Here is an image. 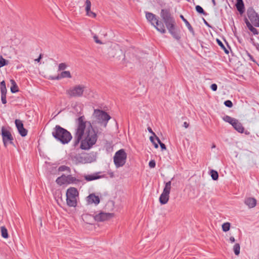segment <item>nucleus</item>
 I'll use <instances>...</instances> for the list:
<instances>
[{
  "instance_id": "nucleus-40",
  "label": "nucleus",
  "mask_w": 259,
  "mask_h": 259,
  "mask_svg": "<svg viewBox=\"0 0 259 259\" xmlns=\"http://www.w3.org/2000/svg\"><path fill=\"white\" fill-rule=\"evenodd\" d=\"M224 104L228 107L231 108L233 106L232 102L230 100H227L225 101Z\"/></svg>"
},
{
  "instance_id": "nucleus-45",
  "label": "nucleus",
  "mask_w": 259,
  "mask_h": 259,
  "mask_svg": "<svg viewBox=\"0 0 259 259\" xmlns=\"http://www.w3.org/2000/svg\"><path fill=\"white\" fill-rule=\"evenodd\" d=\"M99 36H102L101 37L103 38V43L105 44L106 41V34L105 33H98Z\"/></svg>"
},
{
  "instance_id": "nucleus-54",
  "label": "nucleus",
  "mask_w": 259,
  "mask_h": 259,
  "mask_svg": "<svg viewBox=\"0 0 259 259\" xmlns=\"http://www.w3.org/2000/svg\"><path fill=\"white\" fill-rule=\"evenodd\" d=\"M41 55H39V57L37 59H36L35 60V61H36V62H39V61H40V59H41Z\"/></svg>"
},
{
  "instance_id": "nucleus-49",
  "label": "nucleus",
  "mask_w": 259,
  "mask_h": 259,
  "mask_svg": "<svg viewBox=\"0 0 259 259\" xmlns=\"http://www.w3.org/2000/svg\"><path fill=\"white\" fill-rule=\"evenodd\" d=\"M183 126L187 128L189 126V123L186 121L184 122L183 123Z\"/></svg>"
},
{
  "instance_id": "nucleus-14",
  "label": "nucleus",
  "mask_w": 259,
  "mask_h": 259,
  "mask_svg": "<svg viewBox=\"0 0 259 259\" xmlns=\"http://www.w3.org/2000/svg\"><path fill=\"white\" fill-rule=\"evenodd\" d=\"M15 122L20 135L22 137L26 136L27 134V130L24 127L22 121L19 119H16Z\"/></svg>"
},
{
  "instance_id": "nucleus-13",
  "label": "nucleus",
  "mask_w": 259,
  "mask_h": 259,
  "mask_svg": "<svg viewBox=\"0 0 259 259\" xmlns=\"http://www.w3.org/2000/svg\"><path fill=\"white\" fill-rule=\"evenodd\" d=\"M114 215L113 213H106L101 211L94 216V220L97 222H103L110 219Z\"/></svg>"
},
{
  "instance_id": "nucleus-29",
  "label": "nucleus",
  "mask_w": 259,
  "mask_h": 259,
  "mask_svg": "<svg viewBox=\"0 0 259 259\" xmlns=\"http://www.w3.org/2000/svg\"><path fill=\"white\" fill-rule=\"evenodd\" d=\"M180 18L183 20V21L185 22L186 26L188 27L189 30L190 32H193V28L191 26L190 24L189 23V22L184 18V17L181 15H180Z\"/></svg>"
},
{
  "instance_id": "nucleus-7",
  "label": "nucleus",
  "mask_w": 259,
  "mask_h": 259,
  "mask_svg": "<svg viewBox=\"0 0 259 259\" xmlns=\"http://www.w3.org/2000/svg\"><path fill=\"white\" fill-rule=\"evenodd\" d=\"M127 158V154L123 149H120L114 154L113 162L116 168L123 166Z\"/></svg>"
},
{
  "instance_id": "nucleus-1",
  "label": "nucleus",
  "mask_w": 259,
  "mask_h": 259,
  "mask_svg": "<svg viewBox=\"0 0 259 259\" xmlns=\"http://www.w3.org/2000/svg\"><path fill=\"white\" fill-rule=\"evenodd\" d=\"M73 146L76 147L80 143V148L84 150L91 149L97 142L98 136L90 121H87L84 116L76 119Z\"/></svg>"
},
{
  "instance_id": "nucleus-55",
  "label": "nucleus",
  "mask_w": 259,
  "mask_h": 259,
  "mask_svg": "<svg viewBox=\"0 0 259 259\" xmlns=\"http://www.w3.org/2000/svg\"><path fill=\"white\" fill-rule=\"evenodd\" d=\"M155 139L157 140V142L160 144V143H162L160 139L156 136Z\"/></svg>"
},
{
  "instance_id": "nucleus-39",
  "label": "nucleus",
  "mask_w": 259,
  "mask_h": 259,
  "mask_svg": "<svg viewBox=\"0 0 259 259\" xmlns=\"http://www.w3.org/2000/svg\"><path fill=\"white\" fill-rule=\"evenodd\" d=\"M83 158L84 157H82L79 155L74 157V159H76L77 163H81L80 161H81L82 159H83Z\"/></svg>"
},
{
  "instance_id": "nucleus-57",
  "label": "nucleus",
  "mask_w": 259,
  "mask_h": 259,
  "mask_svg": "<svg viewBox=\"0 0 259 259\" xmlns=\"http://www.w3.org/2000/svg\"><path fill=\"white\" fill-rule=\"evenodd\" d=\"M215 147V145L214 144H213L211 146V148H214Z\"/></svg>"
},
{
  "instance_id": "nucleus-25",
  "label": "nucleus",
  "mask_w": 259,
  "mask_h": 259,
  "mask_svg": "<svg viewBox=\"0 0 259 259\" xmlns=\"http://www.w3.org/2000/svg\"><path fill=\"white\" fill-rule=\"evenodd\" d=\"M101 36L97 34L94 35L93 39L96 44L100 45L104 44L103 43V38Z\"/></svg>"
},
{
  "instance_id": "nucleus-22",
  "label": "nucleus",
  "mask_w": 259,
  "mask_h": 259,
  "mask_svg": "<svg viewBox=\"0 0 259 259\" xmlns=\"http://www.w3.org/2000/svg\"><path fill=\"white\" fill-rule=\"evenodd\" d=\"M66 184L76 183L79 181L75 177H72L71 175H65Z\"/></svg>"
},
{
  "instance_id": "nucleus-56",
  "label": "nucleus",
  "mask_w": 259,
  "mask_h": 259,
  "mask_svg": "<svg viewBox=\"0 0 259 259\" xmlns=\"http://www.w3.org/2000/svg\"><path fill=\"white\" fill-rule=\"evenodd\" d=\"M212 3H213V5H214V6H215V0H212Z\"/></svg>"
},
{
  "instance_id": "nucleus-9",
  "label": "nucleus",
  "mask_w": 259,
  "mask_h": 259,
  "mask_svg": "<svg viewBox=\"0 0 259 259\" xmlns=\"http://www.w3.org/2000/svg\"><path fill=\"white\" fill-rule=\"evenodd\" d=\"M110 58H119L122 54L120 46L116 44H112L108 49L107 53Z\"/></svg>"
},
{
  "instance_id": "nucleus-5",
  "label": "nucleus",
  "mask_w": 259,
  "mask_h": 259,
  "mask_svg": "<svg viewBox=\"0 0 259 259\" xmlns=\"http://www.w3.org/2000/svg\"><path fill=\"white\" fill-rule=\"evenodd\" d=\"M85 86L82 84H77L70 87L66 90V95L69 98H80L83 96Z\"/></svg>"
},
{
  "instance_id": "nucleus-34",
  "label": "nucleus",
  "mask_w": 259,
  "mask_h": 259,
  "mask_svg": "<svg viewBox=\"0 0 259 259\" xmlns=\"http://www.w3.org/2000/svg\"><path fill=\"white\" fill-rule=\"evenodd\" d=\"M217 41L218 45L224 50L226 54L229 53V51L225 48L222 42L219 39H217Z\"/></svg>"
},
{
  "instance_id": "nucleus-41",
  "label": "nucleus",
  "mask_w": 259,
  "mask_h": 259,
  "mask_svg": "<svg viewBox=\"0 0 259 259\" xmlns=\"http://www.w3.org/2000/svg\"><path fill=\"white\" fill-rule=\"evenodd\" d=\"M171 34L172 37L177 40H179L181 37L180 33H171Z\"/></svg>"
},
{
  "instance_id": "nucleus-46",
  "label": "nucleus",
  "mask_w": 259,
  "mask_h": 259,
  "mask_svg": "<svg viewBox=\"0 0 259 259\" xmlns=\"http://www.w3.org/2000/svg\"><path fill=\"white\" fill-rule=\"evenodd\" d=\"M1 100L3 104L7 103L6 95H1Z\"/></svg>"
},
{
  "instance_id": "nucleus-11",
  "label": "nucleus",
  "mask_w": 259,
  "mask_h": 259,
  "mask_svg": "<svg viewBox=\"0 0 259 259\" xmlns=\"http://www.w3.org/2000/svg\"><path fill=\"white\" fill-rule=\"evenodd\" d=\"M2 135L3 141L5 147H7L9 144H13V137L9 131L7 130L4 126L2 127Z\"/></svg>"
},
{
  "instance_id": "nucleus-12",
  "label": "nucleus",
  "mask_w": 259,
  "mask_h": 259,
  "mask_svg": "<svg viewBox=\"0 0 259 259\" xmlns=\"http://www.w3.org/2000/svg\"><path fill=\"white\" fill-rule=\"evenodd\" d=\"M247 15L251 23L255 26L259 27V15L252 9L247 11Z\"/></svg>"
},
{
  "instance_id": "nucleus-28",
  "label": "nucleus",
  "mask_w": 259,
  "mask_h": 259,
  "mask_svg": "<svg viewBox=\"0 0 259 259\" xmlns=\"http://www.w3.org/2000/svg\"><path fill=\"white\" fill-rule=\"evenodd\" d=\"M1 234L2 236L4 238H8V231L6 228L4 226H2L1 227Z\"/></svg>"
},
{
  "instance_id": "nucleus-53",
  "label": "nucleus",
  "mask_w": 259,
  "mask_h": 259,
  "mask_svg": "<svg viewBox=\"0 0 259 259\" xmlns=\"http://www.w3.org/2000/svg\"><path fill=\"white\" fill-rule=\"evenodd\" d=\"M229 240L231 243H234L235 241V239L234 237H231Z\"/></svg>"
},
{
  "instance_id": "nucleus-43",
  "label": "nucleus",
  "mask_w": 259,
  "mask_h": 259,
  "mask_svg": "<svg viewBox=\"0 0 259 259\" xmlns=\"http://www.w3.org/2000/svg\"><path fill=\"white\" fill-rule=\"evenodd\" d=\"M150 140L151 141V142L153 144V145H154V147L155 148H157L158 147V144L156 143L155 141H154V138L152 136H151L150 137Z\"/></svg>"
},
{
  "instance_id": "nucleus-18",
  "label": "nucleus",
  "mask_w": 259,
  "mask_h": 259,
  "mask_svg": "<svg viewBox=\"0 0 259 259\" xmlns=\"http://www.w3.org/2000/svg\"><path fill=\"white\" fill-rule=\"evenodd\" d=\"M71 75L69 71H63L60 74L56 76L55 78H52V80H59L64 78H71Z\"/></svg>"
},
{
  "instance_id": "nucleus-27",
  "label": "nucleus",
  "mask_w": 259,
  "mask_h": 259,
  "mask_svg": "<svg viewBox=\"0 0 259 259\" xmlns=\"http://www.w3.org/2000/svg\"><path fill=\"white\" fill-rule=\"evenodd\" d=\"M56 182L60 185L66 184L65 175H63L58 178L56 180Z\"/></svg>"
},
{
  "instance_id": "nucleus-58",
  "label": "nucleus",
  "mask_w": 259,
  "mask_h": 259,
  "mask_svg": "<svg viewBox=\"0 0 259 259\" xmlns=\"http://www.w3.org/2000/svg\"><path fill=\"white\" fill-rule=\"evenodd\" d=\"M55 77H56V76H52V77H50V78H51V79H52V78H55Z\"/></svg>"
},
{
  "instance_id": "nucleus-26",
  "label": "nucleus",
  "mask_w": 259,
  "mask_h": 259,
  "mask_svg": "<svg viewBox=\"0 0 259 259\" xmlns=\"http://www.w3.org/2000/svg\"><path fill=\"white\" fill-rule=\"evenodd\" d=\"M236 7L238 11L241 12L244 8V4L242 0H237Z\"/></svg>"
},
{
  "instance_id": "nucleus-21",
  "label": "nucleus",
  "mask_w": 259,
  "mask_h": 259,
  "mask_svg": "<svg viewBox=\"0 0 259 259\" xmlns=\"http://www.w3.org/2000/svg\"><path fill=\"white\" fill-rule=\"evenodd\" d=\"M169 195L162 192L159 197V202L161 204L167 203L169 200Z\"/></svg>"
},
{
  "instance_id": "nucleus-31",
  "label": "nucleus",
  "mask_w": 259,
  "mask_h": 259,
  "mask_svg": "<svg viewBox=\"0 0 259 259\" xmlns=\"http://www.w3.org/2000/svg\"><path fill=\"white\" fill-rule=\"evenodd\" d=\"M210 175L212 179L213 180H217L218 179L219 175L217 171L214 170H211L210 171Z\"/></svg>"
},
{
  "instance_id": "nucleus-38",
  "label": "nucleus",
  "mask_w": 259,
  "mask_h": 259,
  "mask_svg": "<svg viewBox=\"0 0 259 259\" xmlns=\"http://www.w3.org/2000/svg\"><path fill=\"white\" fill-rule=\"evenodd\" d=\"M196 10L199 13L204 14V11L203 9L200 6L198 5V6H196Z\"/></svg>"
},
{
  "instance_id": "nucleus-48",
  "label": "nucleus",
  "mask_w": 259,
  "mask_h": 259,
  "mask_svg": "<svg viewBox=\"0 0 259 259\" xmlns=\"http://www.w3.org/2000/svg\"><path fill=\"white\" fill-rule=\"evenodd\" d=\"M159 145L162 150L166 149V146L164 144H163V143H160Z\"/></svg>"
},
{
  "instance_id": "nucleus-35",
  "label": "nucleus",
  "mask_w": 259,
  "mask_h": 259,
  "mask_svg": "<svg viewBox=\"0 0 259 259\" xmlns=\"http://www.w3.org/2000/svg\"><path fill=\"white\" fill-rule=\"evenodd\" d=\"M246 23L247 27L252 32H257L256 29L248 21H247Z\"/></svg>"
},
{
  "instance_id": "nucleus-15",
  "label": "nucleus",
  "mask_w": 259,
  "mask_h": 259,
  "mask_svg": "<svg viewBox=\"0 0 259 259\" xmlns=\"http://www.w3.org/2000/svg\"><path fill=\"white\" fill-rule=\"evenodd\" d=\"M85 10L87 13V15L91 17L95 18L96 14L91 11V3L90 0H86L85 2Z\"/></svg>"
},
{
  "instance_id": "nucleus-50",
  "label": "nucleus",
  "mask_w": 259,
  "mask_h": 259,
  "mask_svg": "<svg viewBox=\"0 0 259 259\" xmlns=\"http://www.w3.org/2000/svg\"><path fill=\"white\" fill-rule=\"evenodd\" d=\"M148 130L149 133H151L152 135H153L155 137H156V135L155 133L153 132L152 128L150 127H148Z\"/></svg>"
},
{
  "instance_id": "nucleus-47",
  "label": "nucleus",
  "mask_w": 259,
  "mask_h": 259,
  "mask_svg": "<svg viewBox=\"0 0 259 259\" xmlns=\"http://www.w3.org/2000/svg\"><path fill=\"white\" fill-rule=\"evenodd\" d=\"M210 88L213 91H216L218 89V86L215 83H213L211 85Z\"/></svg>"
},
{
  "instance_id": "nucleus-17",
  "label": "nucleus",
  "mask_w": 259,
  "mask_h": 259,
  "mask_svg": "<svg viewBox=\"0 0 259 259\" xmlns=\"http://www.w3.org/2000/svg\"><path fill=\"white\" fill-rule=\"evenodd\" d=\"M99 174L100 172H96L91 175H85L83 176V178L88 182L96 180L102 177V176L99 175Z\"/></svg>"
},
{
  "instance_id": "nucleus-36",
  "label": "nucleus",
  "mask_w": 259,
  "mask_h": 259,
  "mask_svg": "<svg viewBox=\"0 0 259 259\" xmlns=\"http://www.w3.org/2000/svg\"><path fill=\"white\" fill-rule=\"evenodd\" d=\"M67 67V65L65 63H61L59 64L58 71L64 70Z\"/></svg>"
},
{
  "instance_id": "nucleus-42",
  "label": "nucleus",
  "mask_w": 259,
  "mask_h": 259,
  "mask_svg": "<svg viewBox=\"0 0 259 259\" xmlns=\"http://www.w3.org/2000/svg\"><path fill=\"white\" fill-rule=\"evenodd\" d=\"M1 95H6L7 94V88L6 87H0Z\"/></svg>"
},
{
  "instance_id": "nucleus-10",
  "label": "nucleus",
  "mask_w": 259,
  "mask_h": 259,
  "mask_svg": "<svg viewBox=\"0 0 259 259\" xmlns=\"http://www.w3.org/2000/svg\"><path fill=\"white\" fill-rule=\"evenodd\" d=\"M94 116L99 122L102 123L105 122V126L106 125L108 121L111 118L110 115L106 112L98 109L94 110Z\"/></svg>"
},
{
  "instance_id": "nucleus-52",
  "label": "nucleus",
  "mask_w": 259,
  "mask_h": 259,
  "mask_svg": "<svg viewBox=\"0 0 259 259\" xmlns=\"http://www.w3.org/2000/svg\"><path fill=\"white\" fill-rule=\"evenodd\" d=\"M247 55L249 57L250 60L254 61L253 57L249 53H247Z\"/></svg>"
},
{
  "instance_id": "nucleus-32",
  "label": "nucleus",
  "mask_w": 259,
  "mask_h": 259,
  "mask_svg": "<svg viewBox=\"0 0 259 259\" xmlns=\"http://www.w3.org/2000/svg\"><path fill=\"white\" fill-rule=\"evenodd\" d=\"M230 224L229 223H225L222 225V229L224 232H227L230 230Z\"/></svg>"
},
{
  "instance_id": "nucleus-30",
  "label": "nucleus",
  "mask_w": 259,
  "mask_h": 259,
  "mask_svg": "<svg viewBox=\"0 0 259 259\" xmlns=\"http://www.w3.org/2000/svg\"><path fill=\"white\" fill-rule=\"evenodd\" d=\"M240 249V247L239 244L236 243L233 247V250H234V253L236 255H238L239 254Z\"/></svg>"
},
{
  "instance_id": "nucleus-4",
  "label": "nucleus",
  "mask_w": 259,
  "mask_h": 259,
  "mask_svg": "<svg viewBox=\"0 0 259 259\" xmlns=\"http://www.w3.org/2000/svg\"><path fill=\"white\" fill-rule=\"evenodd\" d=\"M66 203L69 207H75L77 205V198L78 192L75 188L70 187L66 191Z\"/></svg>"
},
{
  "instance_id": "nucleus-3",
  "label": "nucleus",
  "mask_w": 259,
  "mask_h": 259,
  "mask_svg": "<svg viewBox=\"0 0 259 259\" xmlns=\"http://www.w3.org/2000/svg\"><path fill=\"white\" fill-rule=\"evenodd\" d=\"M160 16L164 24V26H165L169 32L175 31L177 26L176 22L169 11L167 9H162L160 12Z\"/></svg>"
},
{
  "instance_id": "nucleus-20",
  "label": "nucleus",
  "mask_w": 259,
  "mask_h": 259,
  "mask_svg": "<svg viewBox=\"0 0 259 259\" xmlns=\"http://www.w3.org/2000/svg\"><path fill=\"white\" fill-rule=\"evenodd\" d=\"M95 160V156H93L90 154H86L83 158V159H82L80 161L81 163H91Z\"/></svg>"
},
{
  "instance_id": "nucleus-16",
  "label": "nucleus",
  "mask_w": 259,
  "mask_h": 259,
  "mask_svg": "<svg viewBox=\"0 0 259 259\" xmlns=\"http://www.w3.org/2000/svg\"><path fill=\"white\" fill-rule=\"evenodd\" d=\"M87 201L89 204L95 203L98 204L100 202V198L94 194L89 195L87 198Z\"/></svg>"
},
{
  "instance_id": "nucleus-8",
  "label": "nucleus",
  "mask_w": 259,
  "mask_h": 259,
  "mask_svg": "<svg viewBox=\"0 0 259 259\" xmlns=\"http://www.w3.org/2000/svg\"><path fill=\"white\" fill-rule=\"evenodd\" d=\"M223 120L226 122L230 123L238 132L240 133H243L244 132V127L242 123L237 119L232 118L228 115H226L223 117Z\"/></svg>"
},
{
  "instance_id": "nucleus-23",
  "label": "nucleus",
  "mask_w": 259,
  "mask_h": 259,
  "mask_svg": "<svg viewBox=\"0 0 259 259\" xmlns=\"http://www.w3.org/2000/svg\"><path fill=\"white\" fill-rule=\"evenodd\" d=\"M171 188V181H169L165 183V186L163 190V192L168 194L169 195L170 190Z\"/></svg>"
},
{
  "instance_id": "nucleus-37",
  "label": "nucleus",
  "mask_w": 259,
  "mask_h": 259,
  "mask_svg": "<svg viewBox=\"0 0 259 259\" xmlns=\"http://www.w3.org/2000/svg\"><path fill=\"white\" fill-rule=\"evenodd\" d=\"M6 60L3 58L2 56H0V68L7 65Z\"/></svg>"
},
{
  "instance_id": "nucleus-2",
  "label": "nucleus",
  "mask_w": 259,
  "mask_h": 259,
  "mask_svg": "<svg viewBox=\"0 0 259 259\" xmlns=\"http://www.w3.org/2000/svg\"><path fill=\"white\" fill-rule=\"evenodd\" d=\"M52 134L57 141L63 145L69 143L72 138L71 133L59 125H56L55 126Z\"/></svg>"
},
{
  "instance_id": "nucleus-51",
  "label": "nucleus",
  "mask_w": 259,
  "mask_h": 259,
  "mask_svg": "<svg viewBox=\"0 0 259 259\" xmlns=\"http://www.w3.org/2000/svg\"><path fill=\"white\" fill-rule=\"evenodd\" d=\"M0 87H6V83H5V81L4 80L2 81L1 83H0Z\"/></svg>"
},
{
  "instance_id": "nucleus-6",
  "label": "nucleus",
  "mask_w": 259,
  "mask_h": 259,
  "mask_svg": "<svg viewBox=\"0 0 259 259\" xmlns=\"http://www.w3.org/2000/svg\"><path fill=\"white\" fill-rule=\"evenodd\" d=\"M146 17L147 20L153 25L158 31L165 32V26H164V24L158 20V17L152 13L146 12Z\"/></svg>"
},
{
  "instance_id": "nucleus-19",
  "label": "nucleus",
  "mask_w": 259,
  "mask_h": 259,
  "mask_svg": "<svg viewBox=\"0 0 259 259\" xmlns=\"http://www.w3.org/2000/svg\"><path fill=\"white\" fill-rule=\"evenodd\" d=\"M245 204L250 208L254 207L256 205V200L254 198L249 197L245 199Z\"/></svg>"
},
{
  "instance_id": "nucleus-44",
  "label": "nucleus",
  "mask_w": 259,
  "mask_h": 259,
  "mask_svg": "<svg viewBox=\"0 0 259 259\" xmlns=\"http://www.w3.org/2000/svg\"><path fill=\"white\" fill-rule=\"evenodd\" d=\"M156 163L153 160H150L149 162V166L150 168H154L155 167Z\"/></svg>"
},
{
  "instance_id": "nucleus-24",
  "label": "nucleus",
  "mask_w": 259,
  "mask_h": 259,
  "mask_svg": "<svg viewBox=\"0 0 259 259\" xmlns=\"http://www.w3.org/2000/svg\"><path fill=\"white\" fill-rule=\"evenodd\" d=\"M10 82L11 83L12 86L11 87V92L12 93H15L18 92V87L15 81L13 79H11Z\"/></svg>"
},
{
  "instance_id": "nucleus-33",
  "label": "nucleus",
  "mask_w": 259,
  "mask_h": 259,
  "mask_svg": "<svg viewBox=\"0 0 259 259\" xmlns=\"http://www.w3.org/2000/svg\"><path fill=\"white\" fill-rule=\"evenodd\" d=\"M58 170L59 171H67L69 172H70V168L68 166H65V165H61L60 166Z\"/></svg>"
}]
</instances>
